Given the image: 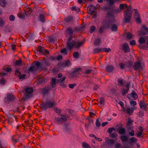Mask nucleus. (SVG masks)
Returning a JSON list of instances; mask_svg holds the SVG:
<instances>
[{
    "label": "nucleus",
    "instance_id": "obj_1",
    "mask_svg": "<svg viewBox=\"0 0 148 148\" xmlns=\"http://www.w3.org/2000/svg\"><path fill=\"white\" fill-rule=\"evenodd\" d=\"M72 37H70L68 39L67 43V48L69 50H71V49L73 47L75 48H79L84 43V41L79 42L77 41L75 42H72Z\"/></svg>",
    "mask_w": 148,
    "mask_h": 148
},
{
    "label": "nucleus",
    "instance_id": "obj_2",
    "mask_svg": "<svg viewBox=\"0 0 148 148\" xmlns=\"http://www.w3.org/2000/svg\"><path fill=\"white\" fill-rule=\"evenodd\" d=\"M15 99V97L11 93L7 94L5 97L4 103L7 106Z\"/></svg>",
    "mask_w": 148,
    "mask_h": 148
},
{
    "label": "nucleus",
    "instance_id": "obj_3",
    "mask_svg": "<svg viewBox=\"0 0 148 148\" xmlns=\"http://www.w3.org/2000/svg\"><path fill=\"white\" fill-rule=\"evenodd\" d=\"M55 105L56 103L54 101H48L41 104L40 107L42 109L46 110L47 108H52Z\"/></svg>",
    "mask_w": 148,
    "mask_h": 148
},
{
    "label": "nucleus",
    "instance_id": "obj_4",
    "mask_svg": "<svg viewBox=\"0 0 148 148\" xmlns=\"http://www.w3.org/2000/svg\"><path fill=\"white\" fill-rule=\"evenodd\" d=\"M132 13L131 10L127 8L124 12V21L126 22H128L131 18Z\"/></svg>",
    "mask_w": 148,
    "mask_h": 148
},
{
    "label": "nucleus",
    "instance_id": "obj_5",
    "mask_svg": "<svg viewBox=\"0 0 148 148\" xmlns=\"http://www.w3.org/2000/svg\"><path fill=\"white\" fill-rule=\"evenodd\" d=\"M33 91V90L32 88L25 87L24 92L25 97L26 98L29 97L31 95Z\"/></svg>",
    "mask_w": 148,
    "mask_h": 148
},
{
    "label": "nucleus",
    "instance_id": "obj_6",
    "mask_svg": "<svg viewBox=\"0 0 148 148\" xmlns=\"http://www.w3.org/2000/svg\"><path fill=\"white\" fill-rule=\"evenodd\" d=\"M69 118L68 116H63L62 117L56 119V122L57 124H62L67 121V119Z\"/></svg>",
    "mask_w": 148,
    "mask_h": 148
},
{
    "label": "nucleus",
    "instance_id": "obj_7",
    "mask_svg": "<svg viewBox=\"0 0 148 148\" xmlns=\"http://www.w3.org/2000/svg\"><path fill=\"white\" fill-rule=\"evenodd\" d=\"M143 66L140 63V61L135 62L133 68L135 70H138L139 71L143 70Z\"/></svg>",
    "mask_w": 148,
    "mask_h": 148
},
{
    "label": "nucleus",
    "instance_id": "obj_8",
    "mask_svg": "<svg viewBox=\"0 0 148 148\" xmlns=\"http://www.w3.org/2000/svg\"><path fill=\"white\" fill-rule=\"evenodd\" d=\"M35 66H32L28 69V71H36L38 70V67L40 66V63L38 62H36L34 63Z\"/></svg>",
    "mask_w": 148,
    "mask_h": 148
},
{
    "label": "nucleus",
    "instance_id": "obj_9",
    "mask_svg": "<svg viewBox=\"0 0 148 148\" xmlns=\"http://www.w3.org/2000/svg\"><path fill=\"white\" fill-rule=\"evenodd\" d=\"M87 12L89 14H92L95 12L96 7L92 4L90 5L88 7Z\"/></svg>",
    "mask_w": 148,
    "mask_h": 148
},
{
    "label": "nucleus",
    "instance_id": "obj_10",
    "mask_svg": "<svg viewBox=\"0 0 148 148\" xmlns=\"http://www.w3.org/2000/svg\"><path fill=\"white\" fill-rule=\"evenodd\" d=\"M38 51L41 54L43 55L48 54L49 52L47 50L45 49L44 48L40 46L38 47Z\"/></svg>",
    "mask_w": 148,
    "mask_h": 148
},
{
    "label": "nucleus",
    "instance_id": "obj_11",
    "mask_svg": "<svg viewBox=\"0 0 148 148\" xmlns=\"http://www.w3.org/2000/svg\"><path fill=\"white\" fill-rule=\"evenodd\" d=\"M136 109L135 106L132 107L131 108H127L125 110L124 109L123 111L127 113L128 114L131 115L133 112V111Z\"/></svg>",
    "mask_w": 148,
    "mask_h": 148
},
{
    "label": "nucleus",
    "instance_id": "obj_12",
    "mask_svg": "<svg viewBox=\"0 0 148 148\" xmlns=\"http://www.w3.org/2000/svg\"><path fill=\"white\" fill-rule=\"evenodd\" d=\"M122 49L123 50L125 53L128 52L130 51L129 45L126 43H125L123 44L122 46Z\"/></svg>",
    "mask_w": 148,
    "mask_h": 148
},
{
    "label": "nucleus",
    "instance_id": "obj_13",
    "mask_svg": "<svg viewBox=\"0 0 148 148\" xmlns=\"http://www.w3.org/2000/svg\"><path fill=\"white\" fill-rule=\"evenodd\" d=\"M133 122L134 121L133 120L130 118H129L128 119V121L126 124V127L128 128L130 127L131 128V129H133L134 128L132 127L131 126Z\"/></svg>",
    "mask_w": 148,
    "mask_h": 148
},
{
    "label": "nucleus",
    "instance_id": "obj_14",
    "mask_svg": "<svg viewBox=\"0 0 148 148\" xmlns=\"http://www.w3.org/2000/svg\"><path fill=\"white\" fill-rule=\"evenodd\" d=\"M73 31L72 28L71 27H69L67 28V30L66 32V33L67 35H69L73 37L72 35L73 34Z\"/></svg>",
    "mask_w": 148,
    "mask_h": 148
},
{
    "label": "nucleus",
    "instance_id": "obj_15",
    "mask_svg": "<svg viewBox=\"0 0 148 148\" xmlns=\"http://www.w3.org/2000/svg\"><path fill=\"white\" fill-rule=\"evenodd\" d=\"M123 124L121 123L117 124L116 126V130H125V129L123 127Z\"/></svg>",
    "mask_w": 148,
    "mask_h": 148
},
{
    "label": "nucleus",
    "instance_id": "obj_16",
    "mask_svg": "<svg viewBox=\"0 0 148 148\" xmlns=\"http://www.w3.org/2000/svg\"><path fill=\"white\" fill-rule=\"evenodd\" d=\"M108 132L110 133L109 136L112 138H115L117 136V134L116 133H111L112 130H108Z\"/></svg>",
    "mask_w": 148,
    "mask_h": 148
},
{
    "label": "nucleus",
    "instance_id": "obj_17",
    "mask_svg": "<svg viewBox=\"0 0 148 148\" xmlns=\"http://www.w3.org/2000/svg\"><path fill=\"white\" fill-rule=\"evenodd\" d=\"M139 105L140 108L143 109H145L146 106L144 101L142 100L140 101Z\"/></svg>",
    "mask_w": 148,
    "mask_h": 148
},
{
    "label": "nucleus",
    "instance_id": "obj_18",
    "mask_svg": "<svg viewBox=\"0 0 148 148\" xmlns=\"http://www.w3.org/2000/svg\"><path fill=\"white\" fill-rule=\"evenodd\" d=\"M38 19L40 21L42 22H45V16L43 14H40Z\"/></svg>",
    "mask_w": 148,
    "mask_h": 148
},
{
    "label": "nucleus",
    "instance_id": "obj_19",
    "mask_svg": "<svg viewBox=\"0 0 148 148\" xmlns=\"http://www.w3.org/2000/svg\"><path fill=\"white\" fill-rule=\"evenodd\" d=\"M130 96L134 100L136 99L138 97L137 94L134 92H133L132 93H131Z\"/></svg>",
    "mask_w": 148,
    "mask_h": 148
},
{
    "label": "nucleus",
    "instance_id": "obj_20",
    "mask_svg": "<svg viewBox=\"0 0 148 148\" xmlns=\"http://www.w3.org/2000/svg\"><path fill=\"white\" fill-rule=\"evenodd\" d=\"M86 121L88 123H86L85 124V125L86 126H88V125L90 124V123H93V121L92 119H86Z\"/></svg>",
    "mask_w": 148,
    "mask_h": 148
},
{
    "label": "nucleus",
    "instance_id": "obj_21",
    "mask_svg": "<svg viewBox=\"0 0 148 148\" xmlns=\"http://www.w3.org/2000/svg\"><path fill=\"white\" fill-rule=\"evenodd\" d=\"M113 69V67L112 66H107L106 67V70L108 72L112 71Z\"/></svg>",
    "mask_w": 148,
    "mask_h": 148
},
{
    "label": "nucleus",
    "instance_id": "obj_22",
    "mask_svg": "<svg viewBox=\"0 0 148 148\" xmlns=\"http://www.w3.org/2000/svg\"><path fill=\"white\" fill-rule=\"evenodd\" d=\"M82 147L84 148H90V146L86 142L82 143Z\"/></svg>",
    "mask_w": 148,
    "mask_h": 148
},
{
    "label": "nucleus",
    "instance_id": "obj_23",
    "mask_svg": "<svg viewBox=\"0 0 148 148\" xmlns=\"http://www.w3.org/2000/svg\"><path fill=\"white\" fill-rule=\"evenodd\" d=\"M100 52H102L101 48H96L93 49V52L94 53H98Z\"/></svg>",
    "mask_w": 148,
    "mask_h": 148
},
{
    "label": "nucleus",
    "instance_id": "obj_24",
    "mask_svg": "<svg viewBox=\"0 0 148 148\" xmlns=\"http://www.w3.org/2000/svg\"><path fill=\"white\" fill-rule=\"evenodd\" d=\"M128 89H125L123 88H122L121 90V92L122 95H124L125 94L127 93L128 92V90H129V88L128 87H127Z\"/></svg>",
    "mask_w": 148,
    "mask_h": 148
},
{
    "label": "nucleus",
    "instance_id": "obj_25",
    "mask_svg": "<svg viewBox=\"0 0 148 148\" xmlns=\"http://www.w3.org/2000/svg\"><path fill=\"white\" fill-rule=\"evenodd\" d=\"M145 38L144 37H140V38L138 41L140 45L145 43Z\"/></svg>",
    "mask_w": 148,
    "mask_h": 148
},
{
    "label": "nucleus",
    "instance_id": "obj_26",
    "mask_svg": "<svg viewBox=\"0 0 148 148\" xmlns=\"http://www.w3.org/2000/svg\"><path fill=\"white\" fill-rule=\"evenodd\" d=\"M120 138L124 144V143L127 140V137L125 135H123L121 136L120 137Z\"/></svg>",
    "mask_w": 148,
    "mask_h": 148
},
{
    "label": "nucleus",
    "instance_id": "obj_27",
    "mask_svg": "<svg viewBox=\"0 0 148 148\" xmlns=\"http://www.w3.org/2000/svg\"><path fill=\"white\" fill-rule=\"evenodd\" d=\"M71 10L73 11H75L77 12H78L80 11V8H77L76 6L72 7Z\"/></svg>",
    "mask_w": 148,
    "mask_h": 148
},
{
    "label": "nucleus",
    "instance_id": "obj_28",
    "mask_svg": "<svg viewBox=\"0 0 148 148\" xmlns=\"http://www.w3.org/2000/svg\"><path fill=\"white\" fill-rule=\"evenodd\" d=\"M56 79L55 78H53L52 79L51 83V84L52 86L53 87H55L56 85Z\"/></svg>",
    "mask_w": 148,
    "mask_h": 148
},
{
    "label": "nucleus",
    "instance_id": "obj_29",
    "mask_svg": "<svg viewBox=\"0 0 148 148\" xmlns=\"http://www.w3.org/2000/svg\"><path fill=\"white\" fill-rule=\"evenodd\" d=\"M6 2L5 1V0H0V5L3 7L5 6L6 5Z\"/></svg>",
    "mask_w": 148,
    "mask_h": 148
},
{
    "label": "nucleus",
    "instance_id": "obj_30",
    "mask_svg": "<svg viewBox=\"0 0 148 148\" xmlns=\"http://www.w3.org/2000/svg\"><path fill=\"white\" fill-rule=\"evenodd\" d=\"M98 101L99 102L101 105H103L104 104V99L102 97L99 98Z\"/></svg>",
    "mask_w": 148,
    "mask_h": 148
},
{
    "label": "nucleus",
    "instance_id": "obj_31",
    "mask_svg": "<svg viewBox=\"0 0 148 148\" xmlns=\"http://www.w3.org/2000/svg\"><path fill=\"white\" fill-rule=\"evenodd\" d=\"M118 85L120 86H122L123 84V80L121 79H118Z\"/></svg>",
    "mask_w": 148,
    "mask_h": 148
},
{
    "label": "nucleus",
    "instance_id": "obj_32",
    "mask_svg": "<svg viewBox=\"0 0 148 148\" xmlns=\"http://www.w3.org/2000/svg\"><path fill=\"white\" fill-rule=\"evenodd\" d=\"M111 29L112 31H116L117 29V27L115 25H113L111 27Z\"/></svg>",
    "mask_w": 148,
    "mask_h": 148
},
{
    "label": "nucleus",
    "instance_id": "obj_33",
    "mask_svg": "<svg viewBox=\"0 0 148 148\" xmlns=\"http://www.w3.org/2000/svg\"><path fill=\"white\" fill-rule=\"evenodd\" d=\"M137 139L134 137H132L130 139V143H134L137 141Z\"/></svg>",
    "mask_w": 148,
    "mask_h": 148
},
{
    "label": "nucleus",
    "instance_id": "obj_34",
    "mask_svg": "<svg viewBox=\"0 0 148 148\" xmlns=\"http://www.w3.org/2000/svg\"><path fill=\"white\" fill-rule=\"evenodd\" d=\"M143 30L145 31V32L143 33V34H147V33L148 32V28L145 25H143Z\"/></svg>",
    "mask_w": 148,
    "mask_h": 148
},
{
    "label": "nucleus",
    "instance_id": "obj_35",
    "mask_svg": "<svg viewBox=\"0 0 148 148\" xmlns=\"http://www.w3.org/2000/svg\"><path fill=\"white\" fill-rule=\"evenodd\" d=\"M130 105L131 106H133V107L135 106L136 104V103L135 101L132 100L130 101Z\"/></svg>",
    "mask_w": 148,
    "mask_h": 148
},
{
    "label": "nucleus",
    "instance_id": "obj_36",
    "mask_svg": "<svg viewBox=\"0 0 148 148\" xmlns=\"http://www.w3.org/2000/svg\"><path fill=\"white\" fill-rule=\"evenodd\" d=\"M136 21L137 23H141V18L140 16H137L135 17Z\"/></svg>",
    "mask_w": 148,
    "mask_h": 148
},
{
    "label": "nucleus",
    "instance_id": "obj_37",
    "mask_svg": "<svg viewBox=\"0 0 148 148\" xmlns=\"http://www.w3.org/2000/svg\"><path fill=\"white\" fill-rule=\"evenodd\" d=\"M111 51L110 49L108 48H104L103 49L102 48V52H108Z\"/></svg>",
    "mask_w": 148,
    "mask_h": 148
},
{
    "label": "nucleus",
    "instance_id": "obj_38",
    "mask_svg": "<svg viewBox=\"0 0 148 148\" xmlns=\"http://www.w3.org/2000/svg\"><path fill=\"white\" fill-rule=\"evenodd\" d=\"M127 7L126 4L125 5L124 4H121L120 5L119 8L121 9H123L124 8H125Z\"/></svg>",
    "mask_w": 148,
    "mask_h": 148
},
{
    "label": "nucleus",
    "instance_id": "obj_39",
    "mask_svg": "<svg viewBox=\"0 0 148 148\" xmlns=\"http://www.w3.org/2000/svg\"><path fill=\"white\" fill-rule=\"evenodd\" d=\"M133 35L130 33H128L127 34V37L128 39H130L132 38Z\"/></svg>",
    "mask_w": 148,
    "mask_h": 148
},
{
    "label": "nucleus",
    "instance_id": "obj_40",
    "mask_svg": "<svg viewBox=\"0 0 148 148\" xmlns=\"http://www.w3.org/2000/svg\"><path fill=\"white\" fill-rule=\"evenodd\" d=\"M95 124L97 127H99L101 126V123L99 121V119H97L95 122Z\"/></svg>",
    "mask_w": 148,
    "mask_h": 148
},
{
    "label": "nucleus",
    "instance_id": "obj_41",
    "mask_svg": "<svg viewBox=\"0 0 148 148\" xmlns=\"http://www.w3.org/2000/svg\"><path fill=\"white\" fill-rule=\"evenodd\" d=\"M100 41V39L99 38L97 39L94 42V44L96 45H99V44Z\"/></svg>",
    "mask_w": 148,
    "mask_h": 148
},
{
    "label": "nucleus",
    "instance_id": "obj_42",
    "mask_svg": "<svg viewBox=\"0 0 148 148\" xmlns=\"http://www.w3.org/2000/svg\"><path fill=\"white\" fill-rule=\"evenodd\" d=\"M120 67L122 69H124V68H126V65L125 64L122 63L119 64Z\"/></svg>",
    "mask_w": 148,
    "mask_h": 148
},
{
    "label": "nucleus",
    "instance_id": "obj_43",
    "mask_svg": "<svg viewBox=\"0 0 148 148\" xmlns=\"http://www.w3.org/2000/svg\"><path fill=\"white\" fill-rule=\"evenodd\" d=\"M114 142V141L113 139H109L107 143L108 144L112 145L113 144Z\"/></svg>",
    "mask_w": 148,
    "mask_h": 148
},
{
    "label": "nucleus",
    "instance_id": "obj_44",
    "mask_svg": "<svg viewBox=\"0 0 148 148\" xmlns=\"http://www.w3.org/2000/svg\"><path fill=\"white\" fill-rule=\"evenodd\" d=\"M15 64L16 65H21L22 64V61L21 60L16 61Z\"/></svg>",
    "mask_w": 148,
    "mask_h": 148
},
{
    "label": "nucleus",
    "instance_id": "obj_45",
    "mask_svg": "<svg viewBox=\"0 0 148 148\" xmlns=\"http://www.w3.org/2000/svg\"><path fill=\"white\" fill-rule=\"evenodd\" d=\"M95 30V27L93 26H91L90 28V33H93Z\"/></svg>",
    "mask_w": 148,
    "mask_h": 148
},
{
    "label": "nucleus",
    "instance_id": "obj_46",
    "mask_svg": "<svg viewBox=\"0 0 148 148\" xmlns=\"http://www.w3.org/2000/svg\"><path fill=\"white\" fill-rule=\"evenodd\" d=\"M92 72V70L91 69L86 70L84 72V73L86 74H89L91 73Z\"/></svg>",
    "mask_w": 148,
    "mask_h": 148
},
{
    "label": "nucleus",
    "instance_id": "obj_47",
    "mask_svg": "<svg viewBox=\"0 0 148 148\" xmlns=\"http://www.w3.org/2000/svg\"><path fill=\"white\" fill-rule=\"evenodd\" d=\"M132 66V63L128 62L126 65V68H130Z\"/></svg>",
    "mask_w": 148,
    "mask_h": 148
},
{
    "label": "nucleus",
    "instance_id": "obj_48",
    "mask_svg": "<svg viewBox=\"0 0 148 148\" xmlns=\"http://www.w3.org/2000/svg\"><path fill=\"white\" fill-rule=\"evenodd\" d=\"M66 77L65 76L63 77L59 80L60 83H64L65 82V79H66Z\"/></svg>",
    "mask_w": 148,
    "mask_h": 148
},
{
    "label": "nucleus",
    "instance_id": "obj_49",
    "mask_svg": "<svg viewBox=\"0 0 148 148\" xmlns=\"http://www.w3.org/2000/svg\"><path fill=\"white\" fill-rule=\"evenodd\" d=\"M134 12L135 13V17L140 16V14L138 13L137 10L134 9Z\"/></svg>",
    "mask_w": 148,
    "mask_h": 148
},
{
    "label": "nucleus",
    "instance_id": "obj_50",
    "mask_svg": "<svg viewBox=\"0 0 148 148\" xmlns=\"http://www.w3.org/2000/svg\"><path fill=\"white\" fill-rule=\"evenodd\" d=\"M73 55L74 57L77 58L79 56V53L78 52H75L74 53Z\"/></svg>",
    "mask_w": 148,
    "mask_h": 148
},
{
    "label": "nucleus",
    "instance_id": "obj_51",
    "mask_svg": "<svg viewBox=\"0 0 148 148\" xmlns=\"http://www.w3.org/2000/svg\"><path fill=\"white\" fill-rule=\"evenodd\" d=\"M61 52L62 53H63L65 55H66L67 54L66 49V48H64V49L61 50Z\"/></svg>",
    "mask_w": 148,
    "mask_h": 148
},
{
    "label": "nucleus",
    "instance_id": "obj_52",
    "mask_svg": "<svg viewBox=\"0 0 148 148\" xmlns=\"http://www.w3.org/2000/svg\"><path fill=\"white\" fill-rule=\"evenodd\" d=\"M4 25V22L2 19H0V27L3 26Z\"/></svg>",
    "mask_w": 148,
    "mask_h": 148
},
{
    "label": "nucleus",
    "instance_id": "obj_53",
    "mask_svg": "<svg viewBox=\"0 0 148 148\" xmlns=\"http://www.w3.org/2000/svg\"><path fill=\"white\" fill-rule=\"evenodd\" d=\"M81 71V69L80 68L75 69L73 71V72L75 73H76L77 72H79Z\"/></svg>",
    "mask_w": 148,
    "mask_h": 148
},
{
    "label": "nucleus",
    "instance_id": "obj_54",
    "mask_svg": "<svg viewBox=\"0 0 148 148\" xmlns=\"http://www.w3.org/2000/svg\"><path fill=\"white\" fill-rule=\"evenodd\" d=\"M15 74L17 76H19L21 74V73L19 72V70L18 69H17L16 70L15 72Z\"/></svg>",
    "mask_w": 148,
    "mask_h": 148
},
{
    "label": "nucleus",
    "instance_id": "obj_55",
    "mask_svg": "<svg viewBox=\"0 0 148 148\" xmlns=\"http://www.w3.org/2000/svg\"><path fill=\"white\" fill-rule=\"evenodd\" d=\"M130 44L132 46L135 45H136V42L134 40H132L130 42Z\"/></svg>",
    "mask_w": 148,
    "mask_h": 148
},
{
    "label": "nucleus",
    "instance_id": "obj_56",
    "mask_svg": "<svg viewBox=\"0 0 148 148\" xmlns=\"http://www.w3.org/2000/svg\"><path fill=\"white\" fill-rule=\"evenodd\" d=\"M109 2V3L111 4H113L114 2V1H116L119 0H106Z\"/></svg>",
    "mask_w": 148,
    "mask_h": 148
},
{
    "label": "nucleus",
    "instance_id": "obj_57",
    "mask_svg": "<svg viewBox=\"0 0 148 148\" xmlns=\"http://www.w3.org/2000/svg\"><path fill=\"white\" fill-rule=\"evenodd\" d=\"M129 134L131 136H133L134 135V130H132L131 132H129Z\"/></svg>",
    "mask_w": 148,
    "mask_h": 148
},
{
    "label": "nucleus",
    "instance_id": "obj_58",
    "mask_svg": "<svg viewBox=\"0 0 148 148\" xmlns=\"http://www.w3.org/2000/svg\"><path fill=\"white\" fill-rule=\"evenodd\" d=\"M26 76L25 74H23L22 75H21L20 74L19 76L18 77L20 79H22L23 78H25Z\"/></svg>",
    "mask_w": 148,
    "mask_h": 148
},
{
    "label": "nucleus",
    "instance_id": "obj_59",
    "mask_svg": "<svg viewBox=\"0 0 148 148\" xmlns=\"http://www.w3.org/2000/svg\"><path fill=\"white\" fill-rule=\"evenodd\" d=\"M76 85V84H69V87L71 88H73L74 86Z\"/></svg>",
    "mask_w": 148,
    "mask_h": 148
},
{
    "label": "nucleus",
    "instance_id": "obj_60",
    "mask_svg": "<svg viewBox=\"0 0 148 148\" xmlns=\"http://www.w3.org/2000/svg\"><path fill=\"white\" fill-rule=\"evenodd\" d=\"M9 18L10 20L12 21H14L15 19V17L13 15H11L9 17Z\"/></svg>",
    "mask_w": 148,
    "mask_h": 148
},
{
    "label": "nucleus",
    "instance_id": "obj_61",
    "mask_svg": "<svg viewBox=\"0 0 148 148\" xmlns=\"http://www.w3.org/2000/svg\"><path fill=\"white\" fill-rule=\"evenodd\" d=\"M105 29V27L104 26H102V27H101L100 29H99V32H100V33H102L103 31V30H104Z\"/></svg>",
    "mask_w": 148,
    "mask_h": 148
},
{
    "label": "nucleus",
    "instance_id": "obj_62",
    "mask_svg": "<svg viewBox=\"0 0 148 148\" xmlns=\"http://www.w3.org/2000/svg\"><path fill=\"white\" fill-rule=\"evenodd\" d=\"M136 134H137V136L138 137H140L142 136V131L137 133Z\"/></svg>",
    "mask_w": 148,
    "mask_h": 148
},
{
    "label": "nucleus",
    "instance_id": "obj_63",
    "mask_svg": "<svg viewBox=\"0 0 148 148\" xmlns=\"http://www.w3.org/2000/svg\"><path fill=\"white\" fill-rule=\"evenodd\" d=\"M125 130H119V133L121 134H125Z\"/></svg>",
    "mask_w": 148,
    "mask_h": 148
},
{
    "label": "nucleus",
    "instance_id": "obj_64",
    "mask_svg": "<svg viewBox=\"0 0 148 148\" xmlns=\"http://www.w3.org/2000/svg\"><path fill=\"white\" fill-rule=\"evenodd\" d=\"M5 70L7 72L10 73L12 71V69L8 67Z\"/></svg>",
    "mask_w": 148,
    "mask_h": 148
}]
</instances>
